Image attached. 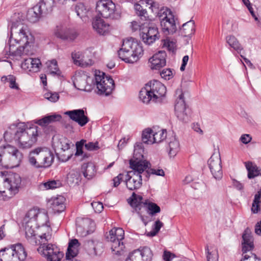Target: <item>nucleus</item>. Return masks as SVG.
I'll use <instances>...</instances> for the list:
<instances>
[{"label": "nucleus", "instance_id": "nucleus-1", "mask_svg": "<svg viewBox=\"0 0 261 261\" xmlns=\"http://www.w3.org/2000/svg\"><path fill=\"white\" fill-rule=\"evenodd\" d=\"M19 13H15L11 18L10 36L9 41V55L20 57L34 54V37Z\"/></svg>", "mask_w": 261, "mask_h": 261}, {"label": "nucleus", "instance_id": "nucleus-2", "mask_svg": "<svg viewBox=\"0 0 261 261\" xmlns=\"http://www.w3.org/2000/svg\"><path fill=\"white\" fill-rule=\"evenodd\" d=\"M48 217L46 213L39 212L36 209H32L28 212L23 219V224L24 225L25 236L28 241L33 245H40L42 246L44 244L41 242L42 239L44 234L48 238L47 242L50 239L51 236L49 233H44L39 236L40 238L38 239L35 233V228L40 226H47L48 222Z\"/></svg>", "mask_w": 261, "mask_h": 261}, {"label": "nucleus", "instance_id": "nucleus-3", "mask_svg": "<svg viewBox=\"0 0 261 261\" xmlns=\"http://www.w3.org/2000/svg\"><path fill=\"white\" fill-rule=\"evenodd\" d=\"M38 135L37 126L25 127L23 125L22 127H17L14 133L11 129L6 131L4 137L6 140L9 141H11L14 138L18 142L19 147L25 149L30 148L37 141Z\"/></svg>", "mask_w": 261, "mask_h": 261}, {"label": "nucleus", "instance_id": "nucleus-4", "mask_svg": "<svg viewBox=\"0 0 261 261\" xmlns=\"http://www.w3.org/2000/svg\"><path fill=\"white\" fill-rule=\"evenodd\" d=\"M118 54L119 58L126 63H134L142 56L143 49L140 43L130 38L123 40Z\"/></svg>", "mask_w": 261, "mask_h": 261}, {"label": "nucleus", "instance_id": "nucleus-5", "mask_svg": "<svg viewBox=\"0 0 261 261\" xmlns=\"http://www.w3.org/2000/svg\"><path fill=\"white\" fill-rule=\"evenodd\" d=\"M166 93V87L160 82L153 80L147 83L141 90L139 98L145 103H148L151 100L156 102L164 97Z\"/></svg>", "mask_w": 261, "mask_h": 261}, {"label": "nucleus", "instance_id": "nucleus-6", "mask_svg": "<svg viewBox=\"0 0 261 261\" xmlns=\"http://www.w3.org/2000/svg\"><path fill=\"white\" fill-rule=\"evenodd\" d=\"M129 166L132 171L126 175V185L130 190L139 189L142 185V175L148 166L140 161L129 160Z\"/></svg>", "mask_w": 261, "mask_h": 261}, {"label": "nucleus", "instance_id": "nucleus-7", "mask_svg": "<svg viewBox=\"0 0 261 261\" xmlns=\"http://www.w3.org/2000/svg\"><path fill=\"white\" fill-rule=\"evenodd\" d=\"M54 158V154L50 150L38 147L30 152L28 162L36 169L47 168L51 166Z\"/></svg>", "mask_w": 261, "mask_h": 261}, {"label": "nucleus", "instance_id": "nucleus-8", "mask_svg": "<svg viewBox=\"0 0 261 261\" xmlns=\"http://www.w3.org/2000/svg\"><path fill=\"white\" fill-rule=\"evenodd\" d=\"M23 158L22 153L9 144L0 146V166L5 168L18 166Z\"/></svg>", "mask_w": 261, "mask_h": 261}, {"label": "nucleus", "instance_id": "nucleus-9", "mask_svg": "<svg viewBox=\"0 0 261 261\" xmlns=\"http://www.w3.org/2000/svg\"><path fill=\"white\" fill-rule=\"evenodd\" d=\"M27 252L21 244L11 245L0 250V261H24Z\"/></svg>", "mask_w": 261, "mask_h": 261}, {"label": "nucleus", "instance_id": "nucleus-10", "mask_svg": "<svg viewBox=\"0 0 261 261\" xmlns=\"http://www.w3.org/2000/svg\"><path fill=\"white\" fill-rule=\"evenodd\" d=\"M93 82L94 85H96L98 90L97 93L99 95L108 96L112 93L115 87L114 80L100 71H96L94 81Z\"/></svg>", "mask_w": 261, "mask_h": 261}, {"label": "nucleus", "instance_id": "nucleus-11", "mask_svg": "<svg viewBox=\"0 0 261 261\" xmlns=\"http://www.w3.org/2000/svg\"><path fill=\"white\" fill-rule=\"evenodd\" d=\"M42 239L41 242L44 244L42 246H39L38 252L47 258V261H60L63 256V253L60 251L59 249L55 245L51 244H47V237L44 234ZM69 259L68 261H70ZM65 261L67 260L66 257Z\"/></svg>", "mask_w": 261, "mask_h": 261}, {"label": "nucleus", "instance_id": "nucleus-12", "mask_svg": "<svg viewBox=\"0 0 261 261\" xmlns=\"http://www.w3.org/2000/svg\"><path fill=\"white\" fill-rule=\"evenodd\" d=\"M124 237V231L121 228L112 229L107 236V239L111 243V250L114 254L120 255L123 250L124 245L122 241Z\"/></svg>", "mask_w": 261, "mask_h": 261}, {"label": "nucleus", "instance_id": "nucleus-13", "mask_svg": "<svg viewBox=\"0 0 261 261\" xmlns=\"http://www.w3.org/2000/svg\"><path fill=\"white\" fill-rule=\"evenodd\" d=\"M161 26L163 32L166 35L172 34L176 31L174 15L168 9H161L158 13Z\"/></svg>", "mask_w": 261, "mask_h": 261}, {"label": "nucleus", "instance_id": "nucleus-14", "mask_svg": "<svg viewBox=\"0 0 261 261\" xmlns=\"http://www.w3.org/2000/svg\"><path fill=\"white\" fill-rule=\"evenodd\" d=\"M96 10L105 18L117 19L120 16L115 4L111 0L98 1L96 3Z\"/></svg>", "mask_w": 261, "mask_h": 261}, {"label": "nucleus", "instance_id": "nucleus-15", "mask_svg": "<svg viewBox=\"0 0 261 261\" xmlns=\"http://www.w3.org/2000/svg\"><path fill=\"white\" fill-rule=\"evenodd\" d=\"M242 238L243 258L241 261H261V259L257 258L255 254L251 253V255H249L246 254L248 251L252 250L254 247L252 237L249 230L246 229L245 230Z\"/></svg>", "mask_w": 261, "mask_h": 261}, {"label": "nucleus", "instance_id": "nucleus-16", "mask_svg": "<svg viewBox=\"0 0 261 261\" xmlns=\"http://www.w3.org/2000/svg\"><path fill=\"white\" fill-rule=\"evenodd\" d=\"M174 111L177 118L180 121L187 122L190 120V110L185 103L182 93L179 94L175 101Z\"/></svg>", "mask_w": 261, "mask_h": 261}, {"label": "nucleus", "instance_id": "nucleus-17", "mask_svg": "<svg viewBox=\"0 0 261 261\" xmlns=\"http://www.w3.org/2000/svg\"><path fill=\"white\" fill-rule=\"evenodd\" d=\"M208 165L213 177L217 180L221 179L223 172L220 153L213 154L208 160Z\"/></svg>", "mask_w": 261, "mask_h": 261}, {"label": "nucleus", "instance_id": "nucleus-18", "mask_svg": "<svg viewBox=\"0 0 261 261\" xmlns=\"http://www.w3.org/2000/svg\"><path fill=\"white\" fill-rule=\"evenodd\" d=\"M21 181L20 176L16 173L10 175L5 179L4 186L9 192V198L18 193Z\"/></svg>", "mask_w": 261, "mask_h": 261}, {"label": "nucleus", "instance_id": "nucleus-19", "mask_svg": "<svg viewBox=\"0 0 261 261\" xmlns=\"http://www.w3.org/2000/svg\"><path fill=\"white\" fill-rule=\"evenodd\" d=\"M86 113V112L83 109H76L66 111L65 114L68 116L72 120L77 123L80 126H84L90 121Z\"/></svg>", "mask_w": 261, "mask_h": 261}, {"label": "nucleus", "instance_id": "nucleus-20", "mask_svg": "<svg viewBox=\"0 0 261 261\" xmlns=\"http://www.w3.org/2000/svg\"><path fill=\"white\" fill-rule=\"evenodd\" d=\"M166 53L164 50H160L155 54L149 59L150 67L151 69H160L166 65Z\"/></svg>", "mask_w": 261, "mask_h": 261}, {"label": "nucleus", "instance_id": "nucleus-21", "mask_svg": "<svg viewBox=\"0 0 261 261\" xmlns=\"http://www.w3.org/2000/svg\"><path fill=\"white\" fill-rule=\"evenodd\" d=\"M54 34L58 38L69 41L74 40L77 37V34L75 32L63 26L57 27Z\"/></svg>", "mask_w": 261, "mask_h": 261}, {"label": "nucleus", "instance_id": "nucleus-22", "mask_svg": "<svg viewBox=\"0 0 261 261\" xmlns=\"http://www.w3.org/2000/svg\"><path fill=\"white\" fill-rule=\"evenodd\" d=\"M140 35L143 42L148 45L159 39L158 29L154 26L149 27L146 32H142Z\"/></svg>", "mask_w": 261, "mask_h": 261}, {"label": "nucleus", "instance_id": "nucleus-23", "mask_svg": "<svg viewBox=\"0 0 261 261\" xmlns=\"http://www.w3.org/2000/svg\"><path fill=\"white\" fill-rule=\"evenodd\" d=\"M41 63L38 58H29L24 60L21 68L27 71L37 72L39 71Z\"/></svg>", "mask_w": 261, "mask_h": 261}, {"label": "nucleus", "instance_id": "nucleus-24", "mask_svg": "<svg viewBox=\"0 0 261 261\" xmlns=\"http://www.w3.org/2000/svg\"><path fill=\"white\" fill-rule=\"evenodd\" d=\"M90 79L86 75L80 73L75 74L73 81L74 87L78 90L89 91L90 87L88 85V80Z\"/></svg>", "mask_w": 261, "mask_h": 261}, {"label": "nucleus", "instance_id": "nucleus-25", "mask_svg": "<svg viewBox=\"0 0 261 261\" xmlns=\"http://www.w3.org/2000/svg\"><path fill=\"white\" fill-rule=\"evenodd\" d=\"M93 29L99 35L107 34L110 30V25L100 17H95L92 21Z\"/></svg>", "mask_w": 261, "mask_h": 261}, {"label": "nucleus", "instance_id": "nucleus-26", "mask_svg": "<svg viewBox=\"0 0 261 261\" xmlns=\"http://www.w3.org/2000/svg\"><path fill=\"white\" fill-rule=\"evenodd\" d=\"M133 253L135 255H139V257H136L139 261H151L153 256L152 251L147 246L141 247L135 250Z\"/></svg>", "mask_w": 261, "mask_h": 261}, {"label": "nucleus", "instance_id": "nucleus-27", "mask_svg": "<svg viewBox=\"0 0 261 261\" xmlns=\"http://www.w3.org/2000/svg\"><path fill=\"white\" fill-rule=\"evenodd\" d=\"M55 6V0H41L36 5L35 9L37 11L39 10L42 15H46L53 11Z\"/></svg>", "mask_w": 261, "mask_h": 261}, {"label": "nucleus", "instance_id": "nucleus-28", "mask_svg": "<svg viewBox=\"0 0 261 261\" xmlns=\"http://www.w3.org/2000/svg\"><path fill=\"white\" fill-rule=\"evenodd\" d=\"M80 244L77 239H72L68 243V247L66 253L67 260L73 258L77 255Z\"/></svg>", "mask_w": 261, "mask_h": 261}, {"label": "nucleus", "instance_id": "nucleus-29", "mask_svg": "<svg viewBox=\"0 0 261 261\" xmlns=\"http://www.w3.org/2000/svg\"><path fill=\"white\" fill-rule=\"evenodd\" d=\"M144 148L142 142H137L134 145V151L133 157L130 160L140 161L143 162L144 164L148 166L150 163L146 160H143Z\"/></svg>", "mask_w": 261, "mask_h": 261}, {"label": "nucleus", "instance_id": "nucleus-30", "mask_svg": "<svg viewBox=\"0 0 261 261\" xmlns=\"http://www.w3.org/2000/svg\"><path fill=\"white\" fill-rule=\"evenodd\" d=\"M245 165L248 171L247 176L249 179L261 175V169L254 163L248 161L245 162Z\"/></svg>", "mask_w": 261, "mask_h": 261}, {"label": "nucleus", "instance_id": "nucleus-31", "mask_svg": "<svg viewBox=\"0 0 261 261\" xmlns=\"http://www.w3.org/2000/svg\"><path fill=\"white\" fill-rule=\"evenodd\" d=\"M180 31L181 35L185 37H190L195 31L194 21L190 20L184 23Z\"/></svg>", "mask_w": 261, "mask_h": 261}, {"label": "nucleus", "instance_id": "nucleus-32", "mask_svg": "<svg viewBox=\"0 0 261 261\" xmlns=\"http://www.w3.org/2000/svg\"><path fill=\"white\" fill-rule=\"evenodd\" d=\"M52 208L58 213H61L65 208L64 204L65 198L62 196H59L51 200Z\"/></svg>", "mask_w": 261, "mask_h": 261}, {"label": "nucleus", "instance_id": "nucleus-33", "mask_svg": "<svg viewBox=\"0 0 261 261\" xmlns=\"http://www.w3.org/2000/svg\"><path fill=\"white\" fill-rule=\"evenodd\" d=\"M82 169L83 170L84 176L88 179L92 178L96 172L95 166L92 163L84 164L82 166Z\"/></svg>", "mask_w": 261, "mask_h": 261}, {"label": "nucleus", "instance_id": "nucleus-34", "mask_svg": "<svg viewBox=\"0 0 261 261\" xmlns=\"http://www.w3.org/2000/svg\"><path fill=\"white\" fill-rule=\"evenodd\" d=\"M61 119V115L53 114L47 115L41 119L37 120L36 123L41 126H46L52 122L60 121Z\"/></svg>", "mask_w": 261, "mask_h": 261}, {"label": "nucleus", "instance_id": "nucleus-35", "mask_svg": "<svg viewBox=\"0 0 261 261\" xmlns=\"http://www.w3.org/2000/svg\"><path fill=\"white\" fill-rule=\"evenodd\" d=\"M226 41L229 45L238 54H241L243 49L237 38L233 35H229L226 37Z\"/></svg>", "mask_w": 261, "mask_h": 261}, {"label": "nucleus", "instance_id": "nucleus-36", "mask_svg": "<svg viewBox=\"0 0 261 261\" xmlns=\"http://www.w3.org/2000/svg\"><path fill=\"white\" fill-rule=\"evenodd\" d=\"M75 12L77 15L79 16L83 21H87L89 11L84 4H78L75 7Z\"/></svg>", "mask_w": 261, "mask_h": 261}, {"label": "nucleus", "instance_id": "nucleus-37", "mask_svg": "<svg viewBox=\"0 0 261 261\" xmlns=\"http://www.w3.org/2000/svg\"><path fill=\"white\" fill-rule=\"evenodd\" d=\"M35 8L36 6L30 9L27 15L28 20L33 23L37 22L43 15L39 10V11H37L35 9Z\"/></svg>", "mask_w": 261, "mask_h": 261}, {"label": "nucleus", "instance_id": "nucleus-38", "mask_svg": "<svg viewBox=\"0 0 261 261\" xmlns=\"http://www.w3.org/2000/svg\"><path fill=\"white\" fill-rule=\"evenodd\" d=\"M169 155L171 157L175 156L180 149L178 141L175 137H173L169 143Z\"/></svg>", "mask_w": 261, "mask_h": 261}, {"label": "nucleus", "instance_id": "nucleus-39", "mask_svg": "<svg viewBox=\"0 0 261 261\" xmlns=\"http://www.w3.org/2000/svg\"><path fill=\"white\" fill-rule=\"evenodd\" d=\"M61 186V183L59 180H49L39 185V189L41 190H47L59 188Z\"/></svg>", "mask_w": 261, "mask_h": 261}, {"label": "nucleus", "instance_id": "nucleus-40", "mask_svg": "<svg viewBox=\"0 0 261 261\" xmlns=\"http://www.w3.org/2000/svg\"><path fill=\"white\" fill-rule=\"evenodd\" d=\"M47 70L50 74L52 75H57L58 76H60L61 74V72L59 70L57 62L55 60H53L51 61H48L46 62Z\"/></svg>", "mask_w": 261, "mask_h": 261}, {"label": "nucleus", "instance_id": "nucleus-41", "mask_svg": "<svg viewBox=\"0 0 261 261\" xmlns=\"http://www.w3.org/2000/svg\"><path fill=\"white\" fill-rule=\"evenodd\" d=\"M167 131L165 129H160L158 132L153 130L152 142L153 143H158L162 142L166 138Z\"/></svg>", "mask_w": 261, "mask_h": 261}, {"label": "nucleus", "instance_id": "nucleus-42", "mask_svg": "<svg viewBox=\"0 0 261 261\" xmlns=\"http://www.w3.org/2000/svg\"><path fill=\"white\" fill-rule=\"evenodd\" d=\"M81 175L79 171L72 170L67 176V181L70 184L77 185L81 181Z\"/></svg>", "mask_w": 261, "mask_h": 261}, {"label": "nucleus", "instance_id": "nucleus-43", "mask_svg": "<svg viewBox=\"0 0 261 261\" xmlns=\"http://www.w3.org/2000/svg\"><path fill=\"white\" fill-rule=\"evenodd\" d=\"M150 164L148 166L147 168L144 170L143 175H145L146 180L149 178L150 174L156 175L158 176H164L165 172L163 169H155L150 168Z\"/></svg>", "mask_w": 261, "mask_h": 261}, {"label": "nucleus", "instance_id": "nucleus-44", "mask_svg": "<svg viewBox=\"0 0 261 261\" xmlns=\"http://www.w3.org/2000/svg\"><path fill=\"white\" fill-rule=\"evenodd\" d=\"M205 250L207 253V261H218L219 255L217 249L214 248L209 249L207 246Z\"/></svg>", "mask_w": 261, "mask_h": 261}, {"label": "nucleus", "instance_id": "nucleus-45", "mask_svg": "<svg viewBox=\"0 0 261 261\" xmlns=\"http://www.w3.org/2000/svg\"><path fill=\"white\" fill-rule=\"evenodd\" d=\"M153 130L150 128L145 129L142 133V140L144 143L152 144Z\"/></svg>", "mask_w": 261, "mask_h": 261}, {"label": "nucleus", "instance_id": "nucleus-46", "mask_svg": "<svg viewBox=\"0 0 261 261\" xmlns=\"http://www.w3.org/2000/svg\"><path fill=\"white\" fill-rule=\"evenodd\" d=\"M135 9L136 12V14L139 16L140 19L142 21H146L148 18V15L147 11L144 9L142 6L140 4H136L135 5Z\"/></svg>", "mask_w": 261, "mask_h": 261}, {"label": "nucleus", "instance_id": "nucleus-47", "mask_svg": "<svg viewBox=\"0 0 261 261\" xmlns=\"http://www.w3.org/2000/svg\"><path fill=\"white\" fill-rule=\"evenodd\" d=\"M163 226V223L160 220H157L155 222L153 226V230L148 232L147 236L148 237L155 236L159 231L161 228Z\"/></svg>", "mask_w": 261, "mask_h": 261}, {"label": "nucleus", "instance_id": "nucleus-48", "mask_svg": "<svg viewBox=\"0 0 261 261\" xmlns=\"http://www.w3.org/2000/svg\"><path fill=\"white\" fill-rule=\"evenodd\" d=\"M147 209L149 211V215L153 216L161 212L160 207L155 203L149 202L147 205Z\"/></svg>", "mask_w": 261, "mask_h": 261}, {"label": "nucleus", "instance_id": "nucleus-49", "mask_svg": "<svg viewBox=\"0 0 261 261\" xmlns=\"http://www.w3.org/2000/svg\"><path fill=\"white\" fill-rule=\"evenodd\" d=\"M72 154H73L71 151H62V152L57 154L59 160L63 162L68 161L71 158Z\"/></svg>", "mask_w": 261, "mask_h": 261}, {"label": "nucleus", "instance_id": "nucleus-50", "mask_svg": "<svg viewBox=\"0 0 261 261\" xmlns=\"http://www.w3.org/2000/svg\"><path fill=\"white\" fill-rule=\"evenodd\" d=\"M44 97L51 102H56L59 98V95L57 93L47 92L44 94Z\"/></svg>", "mask_w": 261, "mask_h": 261}, {"label": "nucleus", "instance_id": "nucleus-51", "mask_svg": "<svg viewBox=\"0 0 261 261\" xmlns=\"http://www.w3.org/2000/svg\"><path fill=\"white\" fill-rule=\"evenodd\" d=\"M164 261H178L180 259L175 257V255L169 251H165L163 255Z\"/></svg>", "mask_w": 261, "mask_h": 261}, {"label": "nucleus", "instance_id": "nucleus-52", "mask_svg": "<svg viewBox=\"0 0 261 261\" xmlns=\"http://www.w3.org/2000/svg\"><path fill=\"white\" fill-rule=\"evenodd\" d=\"M72 58L73 60L74 63L80 66H83L84 63L83 60L81 58V54L80 52L72 53Z\"/></svg>", "mask_w": 261, "mask_h": 261}, {"label": "nucleus", "instance_id": "nucleus-53", "mask_svg": "<svg viewBox=\"0 0 261 261\" xmlns=\"http://www.w3.org/2000/svg\"><path fill=\"white\" fill-rule=\"evenodd\" d=\"M160 75L165 80H169L173 77V72L171 69L166 68L160 72Z\"/></svg>", "mask_w": 261, "mask_h": 261}, {"label": "nucleus", "instance_id": "nucleus-54", "mask_svg": "<svg viewBox=\"0 0 261 261\" xmlns=\"http://www.w3.org/2000/svg\"><path fill=\"white\" fill-rule=\"evenodd\" d=\"M132 202L131 205L133 206H135L136 207H138L141 202V200L142 199V197L140 196L136 195L135 193H133L132 195Z\"/></svg>", "mask_w": 261, "mask_h": 261}, {"label": "nucleus", "instance_id": "nucleus-55", "mask_svg": "<svg viewBox=\"0 0 261 261\" xmlns=\"http://www.w3.org/2000/svg\"><path fill=\"white\" fill-rule=\"evenodd\" d=\"M163 46L166 47L169 51L172 52L174 51L175 48V43L167 39L164 40Z\"/></svg>", "mask_w": 261, "mask_h": 261}, {"label": "nucleus", "instance_id": "nucleus-56", "mask_svg": "<svg viewBox=\"0 0 261 261\" xmlns=\"http://www.w3.org/2000/svg\"><path fill=\"white\" fill-rule=\"evenodd\" d=\"M85 147L86 149L89 151H94L96 150L99 149L98 143L96 142L95 143L93 142H88L85 144Z\"/></svg>", "mask_w": 261, "mask_h": 261}, {"label": "nucleus", "instance_id": "nucleus-57", "mask_svg": "<svg viewBox=\"0 0 261 261\" xmlns=\"http://www.w3.org/2000/svg\"><path fill=\"white\" fill-rule=\"evenodd\" d=\"M9 86L11 89H18L19 87L16 83V77L13 75H9Z\"/></svg>", "mask_w": 261, "mask_h": 261}, {"label": "nucleus", "instance_id": "nucleus-58", "mask_svg": "<svg viewBox=\"0 0 261 261\" xmlns=\"http://www.w3.org/2000/svg\"><path fill=\"white\" fill-rule=\"evenodd\" d=\"M261 201H257L256 198H254L252 204L251 211L254 214H256L260 210V203Z\"/></svg>", "mask_w": 261, "mask_h": 261}, {"label": "nucleus", "instance_id": "nucleus-59", "mask_svg": "<svg viewBox=\"0 0 261 261\" xmlns=\"http://www.w3.org/2000/svg\"><path fill=\"white\" fill-rule=\"evenodd\" d=\"M138 21L136 20L133 21L131 22V28L132 30L134 31H136L137 30H140L141 29L142 25H143L145 23L144 22V21Z\"/></svg>", "mask_w": 261, "mask_h": 261}, {"label": "nucleus", "instance_id": "nucleus-60", "mask_svg": "<svg viewBox=\"0 0 261 261\" xmlns=\"http://www.w3.org/2000/svg\"><path fill=\"white\" fill-rule=\"evenodd\" d=\"M252 140V137L249 134H243L240 138V141L243 144H247Z\"/></svg>", "mask_w": 261, "mask_h": 261}, {"label": "nucleus", "instance_id": "nucleus-61", "mask_svg": "<svg viewBox=\"0 0 261 261\" xmlns=\"http://www.w3.org/2000/svg\"><path fill=\"white\" fill-rule=\"evenodd\" d=\"M60 144L61 149L63 152L70 151L69 150L70 144L67 141H66V140L61 141L60 142Z\"/></svg>", "mask_w": 261, "mask_h": 261}, {"label": "nucleus", "instance_id": "nucleus-62", "mask_svg": "<svg viewBox=\"0 0 261 261\" xmlns=\"http://www.w3.org/2000/svg\"><path fill=\"white\" fill-rule=\"evenodd\" d=\"M123 175L122 174H119L117 176L114 178L113 185L114 187H116L119 185L120 181L122 180Z\"/></svg>", "mask_w": 261, "mask_h": 261}, {"label": "nucleus", "instance_id": "nucleus-63", "mask_svg": "<svg viewBox=\"0 0 261 261\" xmlns=\"http://www.w3.org/2000/svg\"><path fill=\"white\" fill-rule=\"evenodd\" d=\"M233 186L239 191H242L244 189V185L243 184L236 179H233Z\"/></svg>", "mask_w": 261, "mask_h": 261}, {"label": "nucleus", "instance_id": "nucleus-64", "mask_svg": "<svg viewBox=\"0 0 261 261\" xmlns=\"http://www.w3.org/2000/svg\"><path fill=\"white\" fill-rule=\"evenodd\" d=\"M189 60V56L188 55L185 56L182 60V64L180 66V69L181 71H184L187 63Z\"/></svg>", "mask_w": 261, "mask_h": 261}]
</instances>
